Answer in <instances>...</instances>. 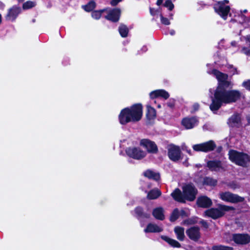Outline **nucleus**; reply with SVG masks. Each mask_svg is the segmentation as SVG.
Wrapping results in <instances>:
<instances>
[{"label": "nucleus", "instance_id": "obj_1", "mask_svg": "<svg viewBox=\"0 0 250 250\" xmlns=\"http://www.w3.org/2000/svg\"><path fill=\"white\" fill-rule=\"evenodd\" d=\"M218 81L217 85L211 97L209 109L213 113L218 110L223 104L236 103L241 100L242 93L237 89H233V83L228 81L229 76L216 69L211 70Z\"/></svg>", "mask_w": 250, "mask_h": 250}, {"label": "nucleus", "instance_id": "obj_2", "mask_svg": "<svg viewBox=\"0 0 250 250\" xmlns=\"http://www.w3.org/2000/svg\"><path fill=\"white\" fill-rule=\"evenodd\" d=\"M143 108L142 104L138 103L122 109L118 116L120 123L125 125L130 122L139 121L142 118Z\"/></svg>", "mask_w": 250, "mask_h": 250}, {"label": "nucleus", "instance_id": "obj_3", "mask_svg": "<svg viewBox=\"0 0 250 250\" xmlns=\"http://www.w3.org/2000/svg\"><path fill=\"white\" fill-rule=\"evenodd\" d=\"M229 159L235 165L247 167L250 163V156L243 151L230 149L228 153Z\"/></svg>", "mask_w": 250, "mask_h": 250}, {"label": "nucleus", "instance_id": "obj_4", "mask_svg": "<svg viewBox=\"0 0 250 250\" xmlns=\"http://www.w3.org/2000/svg\"><path fill=\"white\" fill-rule=\"evenodd\" d=\"M234 209V208L233 207L219 204L218 208H209L204 212V214L205 216L216 220L223 217L226 211Z\"/></svg>", "mask_w": 250, "mask_h": 250}, {"label": "nucleus", "instance_id": "obj_5", "mask_svg": "<svg viewBox=\"0 0 250 250\" xmlns=\"http://www.w3.org/2000/svg\"><path fill=\"white\" fill-rule=\"evenodd\" d=\"M183 192L186 200L192 202L196 199L198 190L193 183L186 184L182 187Z\"/></svg>", "mask_w": 250, "mask_h": 250}, {"label": "nucleus", "instance_id": "obj_6", "mask_svg": "<svg viewBox=\"0 0 250 250\" xmlns=\"http://www.w3.org/2000/svg\"><path fill=\"white\" fill-rule=\"evenodd\" d=\"M125 151L129 157L135 160H142L146 155V153L145 151L137 147H127Z\"/></svg>", "mask_w": 250, "mask_h": 250}, {"label": "nucleus", "instance_id": "obj_7", "mask_svg": "<svg viewBox=\"0 0 250 250\" xmlns=\"http://www.w3.org/2000/svg\"><path fill=\"white\" fill-rule=\"evenodd\" d=\"M216 145L213 140H209L205 143L194 145L193 149L195 151L208 152L213 151L216 148Z\"/></svg>", "mask_w": 250, "mask_h": 250}, {"label": "nucleus", "instance_id": "obj_8", "mask_svg": "<svg viewBox=\"0 0 250 250\" xmlns=\"http://www.w3.org/2000/svg\"><path fill=\"white\" fill-rule=\"evenodd\" d=\"M220 198L224 201L232 203L243 202L245 200L244 197L229 191L221 193L220 194Z\"/></svg>", "mask_w": 250, "mask_h": 250}, {"label": "nucleus", "instance_id": "obj_9", "mask_svg": "<svg viewBox=\"0 0 250 250\" xmlns=\"http://www.w3.org/2000/svg\"><path fill=\"white\" fill-rule=\"evenodd\" d=\"M167 155L170 160L177 162L181 159V151L180 147L170 144L167 147Z\"/></svg>", "mask_w": 250, "mask_h": 250}, {"label": "nucleus", "instance_id": "obj_10", "mask_svg": "<svg viewBox=\"0 0 250 250\" xmlns=\"http://www.w3.org/2000/svg\"><path fill=\"white\" fill-rule=\"evenodd\" d=\"M213 9L214 11L224 20L227 19L228 14L230 10L229 5L224 6L222 2L215 3L213 5Z\"/></svg>", "mask_w": 250, "mask_h": 250}, {"label": "nucleus", "instance_id": "obj_11", "mask_svg": "<svg viewBox=\"0 0 250 250\" xmlns=\"http://www.w3.org/2000/svg\"><path fill=\"white\" fill-rule=\"evenodd\" d=\"M140 145L145 148L147 152L152 154H157L158 148L156 143L148 139H143L140 141Z\"/></svg>", "mask_w": 250, "mask_h": 250}, {"label": "nucleus", "instance_id": "obj_12", "mask_svg": "<svg viewBox=\"0 0 250 250\" xmlns=\"http://www.w3.org/2000/svg\"><path fill=\"white\" fill-rule=\"evenodd\" d=\"M121 13V10L119 8L116 7L110 9L107 12V14L105 16L104 18L112 22L116 23L120 20Z\"/></svg>", "mask_w": 250, "mask_h": 250}, {"label": "nucleus", "instance_id": "obj_13", "mask_svg": "<svg viewBox=\"0 0 250 250\" xmlns=\"http://www.w3.org/2000/svg\"><path fill=\"white\" fill-rule=\"evenodd\" d=\"M186 233L189 239L195 242H198L201 237L200 228L198 226L188 228L186 230Z\"/></svg>", "mask_w": 250, "mask_h": 250}, {"label": "nucleus", "instance_id": "obj_14", "mask_svg": "<svg viewBox=\"0 0 250 250\" xmlns=\"http://www.w3.org/2000/svg\"><path fill=\"white\" fill-rule=\"evenodd\" d=\"M232 240L237 244L246 245L250 242V235L248 233H234Z\"/></svg>", "mask_w": 250, "mask_h": 250}, {"label": "nucleus", "instance_id": "obj_15", "mask_svg": "<svg viewBox=\"0 0 250 250\" xmlns=\"http://www.w3.org/2000/svg\"><path fill=\"white\" fill-rule=\"evenodd\" d=\"M196 205L199 208H207L212 205V202L211 199L208 196L202 195L197 198Z\"/></svg>", "mask_w": 250, "mask_h": 250}, {"label": "nucleus", "instance_id": "obj_16", "mask_svg": "<svg viewBox=\"0 0 250 250\" xmlns=\"http://www.w3.org/2000/svg\"><path fill=\"white\" fill-rule=\"evenodd\" d=\"M206 166L211 171L218 172L224 169L222 163L220 160H208L207 162Z\"/></svg>", "mask_w": 250, "mask_h": 250}, {"label": "nucleus", "instance_id": "obj_17", "mask_svg": "<svg viewBox=\"0 0 250 250\" xmlns=\"http://www.w3.org/2000/svg\"><path fill=\"white\" fill-rule=\"evenodd\" d=\"M21 12V8L17 5H14L8 9V12L5 16V19L7 21H14Z\"/></svg>", "mask_w": 250, "mask_h": 250}, {"label": "nucleus", "instance_id": "obj_18", "mask_svg": "<svg viewBox=\"0 0 250 250\" xmlns=\"http://www.w3.org/2000/svg\"><path fill=\"white\" fill-rule=\"evenodd\" d=\"M198 120L196 117H186L182 120V125L187 129L193 128L197 125Z\"/></svg>", "mask_w": 250, "mask_h": 250}, {"label": "nucleus", "instance_id": "obj_19", "mask_svg": "<svg viewBox=\"0 0 250 250\" xmlns=\"http://www.w3.org/2000/svg\"><path fill=\"white\" fill-rule=\"evenodd\" d=\"M228 124L231 127H240L242 125L240 115L237 113L233 114L229 118Z\"/></svg>", "mask_w": 250, "mask_h": 250}, {"label": "nucleus", "instance_id": "obj_20", "mask_svg": "<svg viewBox=\"0 0 250 250\" xmlns=\"http://www.w3.org/2000/svg\"><path fill=\"white\" fill-rule=\"evenodd\" d=\"M135 217L138 219H148L150 217L149 212L145 211L144 208L141 206H137L134 208Z\"/></svg>", "mask_w": 250, "mask_h": 250}, {"label": "nucleus", "instance_id": "obj_21", "mask_svg": "<svg viewBox=\"0 0 250 250\" xmlns=\"http://www.w3.org/2000/svg\"><path fill=\"white\" fill-rule=\"evenodd\" d=\"M173 199L179 203H185L186 202L183 192L182 193L180 189L176 188L171 194Z\"/></svg>", "mask_w": 250, "mask_h": 250}, {"label": "nucleus", "instance_id": "obj_22", "mask_svg": "<svg viewBox=\"0 0 250 250\" xmlns=\"http://www.w3.org/2000/svg\"><path fill=\"white\" fill-rule=\"evenodd\" d=\"M152 215L154 217L161 221L165 219L164 210L162 207H157L153 209Z\"/></svg>", "mask_w": 250, "mask_h": 250}, {"label": "nucleus", "instance_id": "obj_23", "mask_svg": "<svg viewBox=\"0 0 250 250\" xmlns=\"http://www.w3.org/2000/svg\"><path fill=\"white\" fill-rule=\"evenodd\" d=\"M163 231V229L156 224L149 223L147 224L146 228L144 229L146 233H155L160 232Z\"/></svg>", "mask_w": 250, "mask_h": 250}, {"label": "nucleus", "instance_id": "obj_24", "mask_svg": "<svg viewBox=\"0 0 250 250\" xmlns=\"http://www.w3.org/2000/svg\"><path fill=\"white\" fill-rule=\"evenodd\" d=\"M146 117L149 121L154 120L156 117L155 109L150 105H146Z\"/></svg>", "mask_w": 250, "mask_h": 250}, {"label": "nucleus", "instance_id": "obj_25", "mask_svg": "<svg viewBox=\"0 0 250 250\" xmlns=\"http://www.w3.org/2000/svg\"><path fill=\"white\" fill-rule=\"evenodd\" d=\"M161 238L167 242L170 246L173 248H180L181 245L179 242H178L176 240L173 239L167 236L162 235Z\"/></svg>", "mask_w": 250, "mask_h": 250}, {"label": "nucleus", "instance_id": "obj_26", "mask_svg": "<svg viewBox=\"0 0 250 250\" xmlns=\"http://www.w3.org/2000/svg\"><path fill=\"white\" fill-rule=\"evenodd\" d=\"M162 194V192L158 188H154L151 189L147 193V198L149 200H154L157 199Z\"/></svg>", "mask_w": 250, "mask_h": 250}, {"label": "nucleus", "instance_id": "obj_27", "mask_svg": "<svg viewBox=\"0 0 250 250\" xmlns=\"http://www.w3.org/2000/svg\"><path fill=\"white\" fill-rule=\"evenodd\" d=\"M144 175L148 179H153L155 181H158L160 179V175L159 173H156L150 169L146 170L145 171Z\"/></svg>", "mask_w": 250, "mask_h": 250}, {"label": "nucleus", "instance_id": "obj_28", "mask_svg": "<svg viewBox=\"0 0 250 250\" xmlns=\"http://www.w3.org/2000/svg\"><path fill=\"white\" fill-rule=\"evenodd\" d=\"M217 180L209 176H206L204 178L202 184L204 186L210 187H215L217 184Z\"/></svg>", "mask_w": 250, "mask_h": 250}, {"label": "nucleus", "instance_id": "obj_29", "mask_svg": "<svg viewBox=\"0 0 250 250\" xmlns=\"http://www.w3.org/2000/svg\"><path fill=\"white\" fill-rule=\"evenodd\" d=\"M174 232L176 235L177 238L181 241L184 240L185 236L184 234V228L182 227H175L174 229Z\"/></svg>", "mask_w": 250, "mask_h": 250}, {"label": "nucleus", "instance_id": "obj_30", "mask_svg": "<svg viewBox=\"0 0 250 250\" xmlns=\"http://www.w3.org/2000/svg\"><path fill=\"white\" fill-rule=\"evenodd\" d=\"M82 7L85 11L92 12L96 7V3L94 0H90L86 4L82 5Z\"/></svg>", "mask_w": 250, "mask_h": 250}, {"label": "nucleus", "instance_id": "obj_31", "mask_svg": "<svg viewBox=\"0 0 250 250\" xmlns=\"http://www.w3.org/2000/svg\"><path fill=\"white\" fill-rule=\"evenodd\" d=\"M118 30L122 37L125 38L128 36L129 29L125 24L123 23L121 24L119 27Z\"/></svg>", "mask_w": 250, "mask_h": 250}, {"label": "nucleus", "instance_id": "obj_32", "mask_svg": "<svg viewBox=\"0 0 250 250\" xmlns=\"http://www.w3.org/2000/svg\"><path fill=\"white\" fill-rule=\"evenodd\" d=\"M107 10L108 8H105L99 10H94L91 12V17L94 19L98 20L101 18L102 13L107 11Z\"/></svg>", "mask_w": 250, "mask_h": 250}, {"label": "nucleus", "instance_id": "obj_33", "mask_svg": "<svg viewBox=\"0 0 250 250\" xmlns=\"http://www.w3.org/2000/svg\"><path fill=\"white\" fill-rule=\"evenodd\" d=\"M179 210L178 208H174L170 214L169 220L171 222L176 221L179 217Z\"/></svg>", "mask_w": 250, "mask_h": 250}, {"label": "nucleus", "instance_id": "obj_34", "mask_svg": "<svg viewBox=\"0 0 250 250\" xmlns=\"http://www.w3.org/2000/svg\"><path fill=\"white\" fill-rule=\"evenodd\" d=\"M198 222V217H192L191 218H189L184 220L182 224L183 225H194L197 224Z\"/></svg>", "mask_w": 250, "mask_h": 250}, {"label": "nucleus", "instance_id": "obj_35", "mask_svg": "<svg viewBox=\"0 0 250 250\" xmlns=\"http://www.w3.org/2000/svg\"><path fill=\"white\" fill-rule=\"evenodd\" d=\"M212 250H233L231 247L222 245H213L211 248Z\"/></svg>", "mask_w": 250, "mask_h": 250}, {"label": "nucleus", "instance_id": "obj_36", "mask_svg": "<svg viewBox=\"0 0 250 250\" xmlns=\"http://www.w3.org/2000/svg\"><path fill=\"white\" fill-rule=\"evenodd\" d=\"M35 5L36 4L35 2L28 0L23 3L22 8L24 10H27L34 7Z\"/></svg>", "mask_w": 250, "mask_h": 250}, {"label": "nucleus", "instance_id": "obj_37", "mask_svg": "<svg viewBox=\"0 0 250 250\" xmlns=\"http://www.w3.org/2000/svg\"><path fill=\"white\" fill-rule=\"evenodd\" d=\"M159 98H162L165 100L168 99L169 94L168 92L164 89H158Z\"/></svg>", "mask_w": 250, "mask_h": 250}, {"label": "nucleus", "instance_id": "obj_38", "mask_svg": "<svg viewBox=\"0 0 250 250\" xmlns=\"http://www.w3.org/2000/svg\"><path fill=\"white\" fill-rule=\"evenodd\" d=\"M164 6L168 8L169 11H172L174 5L170 0H167L163 4Z\"/></svg>", "mask_w": 250, "mask_h": 250}, {"label": "nucleus", "instance_id": "obj_39", "mask_svg": "<svg viewBox=\"0 0 250 250\" xmlns=\"http://www.w3.org/2000/svg\"><path fill=\"white\" fill-rule=\"evenodd\" d=\"M228 68L229 69V72L231 74V75L239 74L237 68L234 67L233 65H229Z\"/></svg>", "mask_w": 250, "mask_h": 250}, {"label": "nucleus", "instance_id": "obj_40", "mask_svg": "<svg viewBox=\"0 0 250 250\" xmlns=\"http://www.w3.org/2000/svg\"><path fill=\"white\" fill-rule=\"evenodd\" d=\"M242 86L246 90L250 91V79L244 81L242 83Z\"/></svg>", "mask_w": 250, "mask_h": 250}, {"label": "nucleus", "instance_id": "obj_41", "mask_svg": "<svg viewBox=\"0 0 250 250\" xmlns=\"http://www.w3.org/2000/svg\"><path fill=\"white\" fill-rule=\"evenodd\" d=\"M160 19L162 24L166 25L170 24L169 20L167 18L164 17L162 14H160Z\"/></svg>", "mask_w": 250, "mask_h": 250}, {"label": "nucleus", "instance_id": "obj_42", "mask_svg": "<svg viewBox=\"0 0 250 250\" xmlns=\"http://www.w3.org/2000/svg\"><path fill=\"white\" fill-rule=\"evenodd\" d=\"M158 90H155L149 93V97L151 99H154L159 98Z\"/></svg>", "mask_w": 250, "mask_h": 250}, {"label": "nucleus", "instance_id": "obj_43", "mask_svg": "<svg viewBox=\"0 0 250 250\" xmlns=\"http://www.w3.org/2000/svg\"><path fill=\"white\" fill-rule=\"evenodd\" d=\"M249 46H250V42ZM242 51L244 54H245L247 56H250V48L246 47H244L242 48Z\"/></svg>", "mask_w": 250, "mask_h": 250}, {"label": "nucleus", "instance_id": "obj_44", "mask_svg": "<svg viewBox=\"0 0 250 250\" xmlns=\"http://www.w3.org/2000/svg\"><path fill=\"white\" fill-rule=\"evenodd\" d=\"M199 223L202 225V226L206 229H207L208 228V227H209V225H208V223L204 220H202L201 221H200Z\"/></svg>", "mask_w": 250, "mask_h": 250}, {"label": "nucleus", "instance_id": "obj_45", "mask_svg": "<svg viewBox=\"0 0 250 250\" xmlns=\"http://www.w3.org/2000/svg\"><path fill=\"white\" fill-rule=\"evenodd\" d=\"M123 0H111L110 2V4L112 6H116L118 4L121 2Z\"/></svg>", "mask_w": 250, "mask_h": 250}, {"label": "nucleus", "instance_id": "obj_46", "mask_svg": "<svg viewBox=\"0 0 250 250\" xmlns=\"http://www.w3.org/2000/svg\"><path fill=\"white\" fill-rule=\"evenodd\" d=\"M167 105L171 108H173L175 106V101L173 99H170L169 101L167 103Z\"/></svg>", "mask_w": 250, "mask_h": 250}, {"label": "nucleus", "instance_id": "obj_47", "mask_svg": "<svg viewBox=\"0 0 250 250\" xmlns=\"http://www.w3.org/2000/svg\"><path fill=\"white\" fill-rule=\"evenodd\" d=\"M179 214L180 216H181L182 217H188V213L184 210V209H181L180 211H179Z\"/></svg>", "mask_w": 250, "mask_h": 250}, {"label": "nucleus", "instance_id": "obj_48", "mask_svg": "<svg viewBox=\"0 0 250 250\" xmlns=\"http://www.w3.org/2000/svg\"><path fill=\"white\" fill-rule=\"evenodd\" d=\"M199 107H200V105H199V104H198L197 103H194L192 106L193 112H196V111H198L199 109Z\"/></svg>", "mask_w": 250, "mask_h": 250}, {"label": "nucleus", "instance_id": "obj_49", "mask_svg": "<svg viewBox=\"0 0 250 250\" xmlns=\"http://www.w3.org/2000/svg\"><path fill=\"white\" fill-rule=\"evenodd\" d=\"M149 12L150 14L152 16H155L157 14V12H158L157 10H155V9L150 7L149 8Z\"/></svg>", "mask_w": 250, "mask_h": 250}, {"label": "nucleus", "instance_id": "obj_50", "mask_svg": "<svg viewBox=\"0 0 250 250\" xmlns=\"http://www.w3.org/2000/svg\"><path fill=\"white\" fill-rule=\"evenodd\" d=\"M221 2H222V3H223L224 6H226L225 4L229 3V1L228 0H223L222 1H218L216 3H221Z\"/></svg>", "mask_w": 250, "mask_h": 250}, {"label": "nucleus", "instance_id": "obj_51", "mask_svg": "<svg viewBox=\"0 0 250 250\" xmlns=\"http://www.w3.org/2000/svg\"><path fill=\"white\" fill-rule=\"evenodd\" d=\"M164 0H157L156 2V4L158 6H160Z\"/></svg>", "mask_w": 250, "mask_h": 250}, {"label": "nucleus", "instance_id": "obj_52", "mask_svg": "<svg viewBox=\"0 0 250 250\" xmlns=\"http://www.w3.org/2000/svg\"><path fill=\"white\" fill-rule=\"evenodd\" d=\"M222 150V147L221 146H219L217 147V152L218 153H220Z\"/></svg>", "mask_w": 250, "mask_h": 250}, {"label": "nucleus", "instance_id": "obj_53", "mask_svg": "<svg viewBox=\"0 0 250 250\" xmlns=\"http://www.w3.org/2000/svg\"><path fill=\"white\" fill-rule=\"evenodd\" d=\"M175 34V31L174 30H172L171 32H170V34L171 35H173L174 34Z\"/></svg>", "mask_w": 250, "mask_h": 250}, {"label": "nucleus", "instance_id": "obj_54", "mask_svg": "<svg viewBox=\"0 0 250 250\" xmlns=\"http://www.w3.org/2000/svg\"><path fill=\"white\" fill-rule=\"evenodd\" d=\"M247 120L248 124L250 125V117L248 118Z\"/></svg>", "mask_w": 250, "mask_h": 250}, {"label": "nucleus", "instance_id": "obj_55", "mask_svg": "<svg viewBox=\"0 0 250 250\" xmlns=\"http://www.w3.org/2000/svg\"><path fill=\"white\" fill-rule=\"evenodd\" d=\"M19 3L22 2L24 1V0H17Z\"/></svg>", "mask_w": 250, "mask_h": 250}, {"label": "nucleus", "instance_id": "obj_56", "mask_svg": "<svg viewBox=\"0 0 250 250\" xmlns=\"http://www.w3.org/2000/svg\"><path fill=\"white\" fill-rule=\"evenodd\" d=\"M248 12L247 10L245 9L243 11L244 13H247Z\"/></svg>", "mask_w": 250, "mask_h": 250}, {"label": "nucleus", "instance_id": "obj_57", "mask_svg": "<svg viewBox=\"0 0 250 250\" xmlns=\"http://www.w3.org/2000/svg\"><path fill=\"white\" fill-rule=\"evenodd\" d=\"M157 107H158V108H160L161 107V105L160 104H158L157 105Z\"/></svg>", "mask_w": 250, "mask_h": 250}, {"label": "nucleus", "instance_id": "obj_58", "mask_svg": "<svg viewBox=\"0 0 250 250\" xmlns=\"http://www.w3.org/2000/svg\"><path fill=\"white\" fill-rule=\"evenodd\" d=\"M190 152H191L190 150H189L188 151V153H189V154H190Z\"/></svg>", "mask_w": 250, "mask_h": 250}]
</instances>
